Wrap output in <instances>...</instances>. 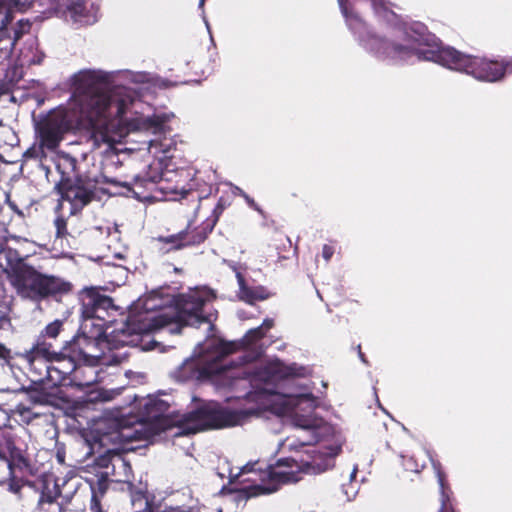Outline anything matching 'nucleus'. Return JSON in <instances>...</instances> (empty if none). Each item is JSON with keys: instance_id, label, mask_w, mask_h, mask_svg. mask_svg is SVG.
I'll use <instances>...</instances> for the list:
<instances>
[{"instance_id": "obj_1", "label": "nucleus", "mask_w": 512, "mask_h": 512, "mask_svg": "<svg viewBox=\"0 0 512 512\" xmlns=\"http://www.w3.org/2000/svg\"><path fill=\"white\" fill-rule=\"evenodd\" d=\"M71 88L68 107L50 111L36 126L42 147L50 152L60 146L68 133L95 129L126 113V100L114 93L105 72L79 71L71 77Z\"/></svg>"}, {"instance_id": "obj_2", "label": "nucleus", "mask_w": 512, "mask_h": 512, "mask_svg": "<svg viewBox=\"0 0 512 512\" xmlns=\"http://www.w3.org/2000/svg\"><path fill=\"white\" fill-rule=\"evenodd\" d=\"M366 45L381 60L398 63L413 57L421 59L423 55L425 59L433 58L443 66L463 71L481 81L496 82L502 79L506 72V66L501 62L465 55L452 47L440 49L437 53L421 52L374 34L368 36Z\"/></svg>"}, {"instance_id": "obj_3", "label": "nucleus", "mask_w": 512, "mask_h": 512, "mask_svg": "<svg viewBox=\"0 0 512 512\" xmlns=\"http://www.w3.org/2000/svg\"><path fill=\"white\" fill-rule=\"evenodd\" d=\"M3 255L6 278L21 299L33 302L52 299L59 302L73 291L70 281L44 273L40 267L29 263L28 256L20 255L18 250L6 247Z\"/></svg>"}, {"instance_id": "obj_4", "label": "nucleus", "mask_w": 512, "mask_h": 512, "mask_svg": "<svg viewBox=\"0 0 512 512\" xmlns=\"http://www.w3.org/2000/svg\"><path fill=\"white\" fill-rule=\"evenodd\" d=\"M207 299L199 291L180 294L174 299V312H161L152 318L129 317L127 328L131 333L147 334L159 330L171 323L181 326H200L209 321L203 308Z\"/></svg>"}, {"instance_id": "obj_5", "label": "nucleus", "mask_w": 512, "mask_h": 512, "mask_svg": "<svg viewBox=\"0 0 512 512\" xmlns=\"http://www.w3.org/2000/svg\"><path fill=\"white\" fill-rule=\"evenodd\" d=\"M242 414L223 407L218 402H205L177 420L178 435L196 434L201 431L215 430L238 425Z\"/></svg>"}, {"instance_id": "obj_6", "label": "nucleus", "mask_w": 512, "mask_h": 512, "mask_svg": "<svg viewBox=\"0 0 512 512\" xmlns=\"http://www.w3.org/2000/svg\"><path fill=\"white\" fill-rule=\"evenodd\" d=\"M63 330V320L56 319L50 322L40 331L29 350L16 354L26 363L33 382H49L53 342Z\"/></svg>"}, {"instance_id": "obj_7", "label": "nucleus", "mask_w": 512, "mask_h": 512, "mask_svg": "<svg viewBox=\"0 0 512 512\" xmlns=\"http://www.w3.org/2000/svg\"><path fill=\"white\" fill-rule=\"evenodd\" d=\"M244 472L260 471V480L264 485H254L241 490L246 498L269 494L277 491L279 487L287 483H295L300 480V466L293 458H280L274 465L263 467L259 461L248 463L243 468Z\"/></svg>"}, {"instance_id": "obj_8", "label": "nucleus", "mask_w": 512, "mask_h": 512, "mask_svg": "<svg viewBox=\"0 0 512 512\" xmlns=\"http://www.w3.org/2000/svg\"><path fill=\"white\" fill-rule=\"evenodd\" d=\"M52 354L49 382L54 386H65L76 363L87 357V351L82 349L78 339L66 341L59 350L53 345Z\"/></svg>"}, {"instance_id": "obj_9", "label": "nucleus", "mask_w": 512, "mask_h": 512, "mask_svg": "<svg viewBox=\"0 0 512 512\" xmlns=\"http://www.w3.org/2000/svg\"><path fill=\"white\" fill-rule=\"evenodd\" d=\"M103 292V287L96 286L84 287L79 291L81 317L110 321L118 307L113 298Z\"/></svg>"}, {"instance_id": "obj_10", "label": "nucleus", "mask_w": 512, "mask_h": 512, "mask_svg": "<svg viewBox=\"0 0 512 512\" xmlns=\"http://www.w3.org/2000/svg\"><path fill=\"white\" fill-rule=\"evenodd\" d=\"M138 421L151 425L156 433L177 427L181 415L172 417L169 414L170 404L156 396H149L139 403Z\"/></svg>"}, {"instance_id": "obj_11", "label": "nucleus", "mask_w": 512, "mask_h": 512, "mask_svg": "<svg viewBox=\"0 0 512 512\" xmlns=\"http://www.w3.org/2000/svg\"><path fill=\"white\" fill-rule=\"evenodd\" d=\"M55 188L61 199L71 204L72 213L80 212L96 195V183L86 176L59 181Z\"/></svg>"}, {"instance_id": "obj_12", "label": "nucleus", "mask_w": 512, "mask_h": 512, "mask_svg": "<svg viewBox=\"0 0 512 512\" xmlns=\"http://www.w3.org/2000/svg\"><path fill=\"white\" fill-rule=\"evenodd\" d=\"M224 371L225 367L217 361L202 362L198 359H190L178 368L177 377L181 381H207Z\"/></svg>"}, {"instance_id": "obj_13", "label": "nucleus", "mask_w": 512, "mask_h": 512, "mask_svg": "<svg viewBox=\"0 0 512 512\" xmlns=\"http://www.w3.org/2000/svg\"><path fill=\"white\" fill-rule=\"evenodd\" d=\"M113 322V317H110V321L81 317L79 333L72 339H78L82 349L87 351L89 346L96 345L105 338L106 329Z\"/></svg>"}, {"instance_id": "obj_14", "label": "nucleus", "mask_w": 512, "mask_h": 512, "mask_svg": "<svg viewBox=\"0 0 512 512\" xmlns=\"http://www.w3.org/2000/svg\"><path fill=\"white\" fill-rule=\"evenodd\" d=\"M98 363L99 358L87 351V357H85V360H81L80 363H76V367L72 371L71 376H69L65 386H74L82 389L95 384L97 382L96 367Z\"/></svg>"}, {"instance_id": "obj_15", "label": "nucleus", "mask_w": 512, "mask_h": 512, "mask_svg": "<svg viewBox=\"0 0 512 512\" xmlns=\"http://www.w3.org/2000/svg\"><path fill=\"white\" fill-rule=\"evenodd\" d=\"M157 177L152 176L151 179H144L141 175H135L132 182H121L115 179L109 180L108 182L115 185L126 188L132 192L134 197L141 202L152 203L156 200L155 192L157 187L155 186V179Z\"/></svg>"}, {"instance_id": "obj_16", "label": "nucleus", "mask_w": 512, "mask_h": 512, "mask_svg": "<svg viewBox=\"0 0 512 512\" xmlns=\"http://www.w3.org/2000/svg\"><path fill=\"white\" fill-rule=\"evenodd\" d=\"M209 223L201 222L199 225H193L189 221L185 229L180 231L184 249L198 247L203 244L212 233Z\"/></svg>"}, {"instance_id": "obj_17", "label": "nucleus", "mask_w": 512, "mask_h": 512, "mask_svg": "<svg viewBox=\"0 0 512 512\" xmlns=\"http://www.w3.org/2000/svg\"><path fill=\"white\" fill-rule=\"evenodd\" d=\"M236 278L239 285V298L246 303L254 304L255 301H263L270 297V292L264 286H248L240 272L236 273Z\"/></svg>"}, {"instance_id": "obj_18", "label": "nucleus", "mask_w": 512, "mask_h": 512, "mask_svg": "<svg viewBox=\"0 0 512 512\" xmlns=\"http://www.w3.org/2000/svg\"><path fill=\"white\" fill-rule=\"evenodd\" d=\"M56 169L61 175L59 181H65L66 179H76L77 177L82 176L78 170V160L66 152H61L58 154Z\"/></svg>"}, {"instance_id": "obj_19", "label": "nucleus", "mask_w": 512, "mask_h": 512, "mask_svg": "<svg viewBox=\"0 0 512 512\" xmlns=\"http://www.w3.org/2000/svg\"><path fill=\"white\" fill-rule=\"evenodd\" d=\"M7 446L10 451V459L0 458V466H4L9 470V473L16 474V471L26 472L30 468L29 460L17 449L11 441H7Z\"/></svg>"}, {"instance_id": "obj_20", "label": "nucleus", "mask_w": 512, "mask_h": 512, "mask_svg": "<svg viewBox=\"0 0 512 512\" xmlns=\"http://www.w3.org/2000/svg\"><path fill=\"white\" fill-rule=\"evenodd\" d=\"M22 0H0V42L3 38L8 37L11 39L8 25L13 19V7L23 5ZM3 49L0 48V51Z\"/></svg>"}, {"instance_id": "obj_21", "label": "nucleus", "mask_w": 512, "mask_h": 512, "mask_svg": "<svg viewBox=\"0 0 512 512\" xmlns=\"http://www.w3.org/2000/svg\"><path fill=\"white\" fill-rule=\"evenodd\" d=\"M339 5L343 16L346 19L347 25L354 32H360L366 29L365 21L360 15L348 4L347 0H339Z\"/></svg>"}, {"instance_id": "obj_22", "label": "nucleus", "mask_w": 512, "mask_h": 512, "mask_svg": "<svg viewBox=\"0 0 512 512\" xmlns=\"http://www.w3.org/2000/svg\"><path fill=\"white\" fill-rule=\"evenodd\" d=\"M156 241L162 244V249L166 252L179 251L184 249L180 231L167 236L159 235Z\"/></svg>"}, {"instance_id": "obj_23", "label": "nucleus", "mask_w": 512, "mask_h": 512, "mask_svg": "<svg viewBox=\"0 0 512 512\" xmlns=\"http://www.w3.org/2000/svg\"><path fill=\"white\" fill-rule=\"evenodd\" d=\"M230 206V201L227 197L221 196L215 207L213 208L212 214L207 217L204 222L209 223V226L212 230H214V227L216 226L220 216L224 212V210Z\"/></svg>"}, {"instance_id": "obj_24", "label": "nucleus", "mask_w": 512, "mask_h": 512, "mask_svg": "<svg viewBox=\"0 0 512 512\" xmlns=\"http://www.w3.org/2000/svg\"><path fill=\"white\" fill-rule=\"evenodd\" d=\"M230 206V201L227 197L221 196L215 207L213 208L212 214L207 217L204 222L209 223V226L212 230H214V227L216 226L220 216L224 212V210Z\"/></svg>"}, {"instance_id": "obj_25", "label": "nucleus", "mask_w": 512, "mask_h": 512, "mask_svg": "<svg viewBox=\"0 0 512 512\" xmlns=\"http://www.w3.org/2000/svg\"><path fill=\"white\" fill-rule=\"evenodd\" d=\"M230 206V201L227 197L221 196L215 207L213 208L212 214L207 217L204 222L209 223V226L212 230H214V227L216 226L220 216L224 212V210Z\"/></svg>"}, {"instance_id": "obj_26", "label": "nucleus", "mask_w": 512, "mask_h": 512, "mask_svg": "<svg viewBox=\"0 0 512 512\" xmlns=\"http://www.w3.org/2000/svg\"><path fill=\"white\" fill-rule=\"evenodd\" d=\"M61 496L60 489L55 486L54 489H50L48 487H45L38 499L37 508L43 509L44 505L48 504L51 505L57 501V499Z\"/></svg>"}, {"instance_id": "obj_27", "label": "nucleus", "mask_w": 512, "mask_h": 512, "mask_svg": "<svg viewBox=\"0 0 512 512\" xmlns=\"http://www.w3.org/2000/svg\"><path fill=\"white\" fill-rule=\"evenodd\" d=\"M46 151H48L47 148L42 147L41 143L39 142L38 145L34 144L31 147H29L23 153V158L25 161L35 160L41 162L47 157Z\"/></svg>"}, {"instance_id": "obj_28", "label": "nucleus", "mask_w": 512, "mask_h": 512, "mask_svg": "<svg viewBox=\"0 0 512 512\" xmlns=\"http://www.w3.org/2000/svg\"><path fill=\"white\" fill-rule=\"evenodd\" d=\"M122 433L119 430L118 426L115 427L108 432H103L98 436V442L101 446H106L109 443L120 444L122 443Z\"/></svg>"}, {"instance_id": "obj_29", "label": "nucleus", "mask_w": 512, "mask_h": 512, "mask_svg": "<svg viewBox=\"0 0 512 512\" xmlns=\"http://www.w3.org/2000/svg\"><path fill=\"white\" fill-rule=\"evenodd\" d=\"M371 4L376 15L385 19L396 17V14L389 7L388 0H371Z\"/></svg>"}, {"instance_id": "obj_30", "label": "nucleus", "mask_w": 512, "mask_h": 512, "mask_svg": "<svg viewBox=\"0 0 512 512\" xmlns=\"http://www.w3.org/2000/svg\"><path fill=\"white\" fill-rule=\"evenodd\" d=\"M265 331H263V327H256L253 329H250L246 332V334L243 336L242 343L245 348L250 347L254 344H256L258 341L263 339L265 337Z\"/></svg>"}, {"instance_id": "obj_31", "label": "nucleus", "mask_w": 512, "mask_h": 512, "mask_svg": "<svg viewBox=\"0 0 512 512\" xmlns=\"http://www.w3.org/2000/svg\"><path fill=\"white\" fill-rule=\"evenodd\" d=\"M31 29V23L26 20H19L17 26L13 28V37L10 41V49L15 45V42L19 40L24 34L29 33Z\"/></svg>"}, {"instance_id": "obj_32", "label": "nucleus", "mask_w": 512, "mask_h": 512, "mask_svg": "<svg viewBox=\"0 0 512 512\" xmlns=\"http://www.w3.org/2000/svg\"><path fill=\"white\" fill-rule=\"evenodd\" d=\"M245 348L243 346L242 340L239 342L236 341H221L219 344V353L222 356H227L237 352L238 350Z\"/></svg>"}, {"instance_id": "obj_33", "label": "nucleus", "mask_w": 512, "mask_h": 512, "mask_svg": "<svg viewBox=\"0 0 512 512\" xmlns=\"http://www.w3.org/2000/svg\"><path fill=\"white\" fill-rule=\"evenodd\" d=\"M114 455H118L117 449L107 448L101 455L95 458L94 463L100 468H108Z\"/></svg>"}, {"instance_id": "obj_34", "label": "nucleus", "mask_w": 512, "mask_h": 512, "mask_svg": "<svg viewBox=\"0 0 512 512\" xmlns=\"http://www.w3.org/2000/svg\"><path fill=\"white\" fill-rule=\"evenodd\" d=\"M9 474V488L8 490L14 494H19L26 484V481L22 477H18L14 473H8Z\"/></svg>"}, {"instance_id": "obj_35", "label": "nucleus", "mask_w": 512, "mask_h": 512, "mask_svg": "<svg viewBox=\"0 0 512 512\" xmlns=\"http://www.w3.org/2000/svg\"><path fill=\"white\" fill-rule=\"evenodd\" d=\"M54 226L56 229V238L63 239L68 235L67 220L64 216L60 215L54 220Z\"/></svg>"}, {"instance_id": "obj_36", "label": "nucleus", "mask_w": 512, "mask_h": 512, "mask_svg": "<svg viewBox=\"0 0 512 512\" xmlns=\"http://www.w3.org/2000/svg\"><path fill=\"white\" fill-rule=\"evenodd\" d=\"M14 301L13 295L8 291L4 284L0 283V306L8 308Z\"/></svg>"}, {"instance_id": "obj_37", "label": "nucleus", "mask_w": 512, "mask_h": 512, "mask_svg": "<svg viewBox=\"0 0 512 512\" xmlns=\"http://www.w3.org/2000/svg\"><path fill=\"white\" fill-rule=\"evenodd\" d=\"M144 179H151L152 176H155L157 177L155 179V186L157 187L158 183L161 181L162 179V172L159 168V166H148V169L147 171H145L144 173L140 174Z\"/></svg>"}, {"instance_id": "obj_38", "label": "nucleus", "mask_w": 512, "mask_h": 512, "mask_svg": "<svg viewBox=\"0 0 512 512\" xmlns=\"http://www.w3.org/2000/svg\"><path fill=\"white\" fill-rule=\"evenodd\" d=\"M90 510L92 512H105L102 509L100 496L94 490H93L92 497H91Z\"/></svg>"}, {"instance_id": "obj_39", "label": "nucleus", "mask_w": 512, "mask_h": 512, "mask_svg": "<svg viewBox=\"0 0 512 512\" xmlns=\"http://www.w3.org/2000/svg\"><path fill=\"white\" fill-rule=\"evenodd\" d=\"M0 359L5 363L10 364L12 360L11 351L4 344L0 343Z\"/></svg>"}, {"instance_id": "obj_40", "label": "nucleus", "mask_w": 512, "mask_h": 512, "mask_svg": "<svg viewBox=\"0 0 512 512\" xmlns=\"http://www.w3.org/2000/svg\"><path fill=\"white\" fill-rule=\"evenodd\" d=\"M5 202H6V204L8 205V207H9L13 212H15L18 216H20V217H24V213H23V211H22V210L17 206V204H16L14 201H12V200L10 199V196H9V195H7V197H6V201H5Z\"/></svg>"}, {"instance_id": "obj_41", "label": "nucleus", "mask_w": 512, "mask_h": 512, "mask_svg": "<svg viewBox=\"0 0 512 512\" xmlns=\"http://www.w3.org/2000/svg\"><path fill=\"white\" fill-rule=\"evenodd\" d=\"M334 254V248L325 244L322 248V256L326 261H329Z\"/></svg>"}, {"instance_id": "obj_42", "label": "nucleus", "mask_w": 512, "mask_h": 512, "mask_svg": "<svg viewBox=\"0 0 512 512\" xmlns=\"http://www.w3.org/2000/svg\"><path fill=\"white\" fill-rule=\"evenodd\" d=\"M439 512H455L452 505L449 503V499L446 496H443L442 499V507Z\"/></svg>"}, {"instance_id": "obj_43", "label": "nucleus", "mask_w": 512, "mask_h": 512, "mask_svg": "<svg viewBox=\"0 0 512 512\" xmlns=\"http://www.w3.org/2000/svg\"><path fill=\"white\" fill-rule=\"evenodd\" d=\"M273 326H274L273 319L267 318L263 321L262 325H260L259 327H263V331H265V334H266L267 331L270 330Z\"/></svg>"}, {"instance_id": "obj_44", "label": "nucleus", "mask_w": 512, "mask_h": 512, "mask_svg": "<svg viewBox=\"0 0 512 512\" xmlns=\"http://www.w3.org/2000/svg\"><path fill=\"white\" fill-rule=\"evenodd\" d=\"M260 374L262 375V378H263V379L267 380V379H269V378L271 377V374H272V373H271L270 368H264V369L260 372Z\"/></svg>"}, {"instance_id": "obj_45", "label": "nucleus", "mask_w": 512, "mask_h": 512, "mask_svg": "<svg viewBox=\"0 0 512 512\" xmlns=\"http://www.w3.org/2000/svg\"><path fill=\"white\" fill-rule=\"evenodd\" d=\"M357 351H358V356H359V358L361 359V361H362L363 363H367L368 361H367V359H366L365 354L362 352V349H361V345H360V344L357 346Z\"/></svg>"}, {"instance_id": "obj_46", "label": "nucleus", "mask_w": 512, "mask_h": 512, "mask_svg": "<svg viewBox=\"0 0 512 512\" xmlns=\"http://www.w3.org/2000/svg\"><path fill=\"white\" fill-rule=\"evenodd\" d=\"M56 456H57V460H58V462H59L60 464H64V461H65V454H64V452H60V451H58V452H57V454H56Z\"/></svg>"}, {"instance_id": "obj_47", "label": "nucleus", "mask_w": 512, "mask_h": 512, "mask_svg": "<svg viewBox=\"0 0 512 512\" xmlns=\"http://www.w3.org/2000/svg\"><path fill=\"white\" fill-rule=\"evenodd\" d=\"M100 136H101V139H102L104 142L109 143V146H111L110 138H109L106 134L100 133Z\"/></svg>"}, {"instance_id": "obj_48", "label": "nucleus", "mask_w": 512, "mask_h": 512, "mask_svg": "<svg viewBox=\"0 0 512 512\" xmlns=\"http://www.w3.org/2000/svg\"><path fill=\"white\" fill-rule=\"evenodd\" d=\"M300 397L302 399H307V400H311V401L314 400V396L312 394H304V395H301Z\"/></svg>"}, {"instance_id": "obj_49", "label": "nucleus", "mask_w": 512, "mask_h": 512, "mask_svg": "<svg viewBox=\"0 0 512 512\" xmlns=\"http://www.w3.org/2000/svg\"><path fill=\"white\" fill-rule=\"evenodd\" d=\"M104 493H105V487H102V485L100 484V486H99V494H100V496H103Z\"/></svg>"}, {"instance_id": "obj_50", "label": "nucleus", "mask_w": 512, "mask_h": 512, "mask_svg": "<svg viewBox=\"0 0 512 512\" xmlns=\"http://www.w3.org/2000/svg\"><path fill=\"white\" fill-rule=\"evenodd\" d=\"M25 413L29 414L30 410L29 409H24L23 411H21V415H25Z\"/></svg>"}, {"instance_id": "obj_51", "label": "nucleus", "mask_w": 512, "mask_h": 512, "mask_svg": "<svg viewBox=\"0 0 512 512\" xmlns=\"http://www.w3.org/2000/svg\"><path fill=\"white\" fill-rule=\"evenodd\" d=\"M249 204H250V206L254 207L256 210L259 211V209L255 207V204H254L253 200L249 201Z\"/></svg>"}, {"instance_id": "obj_52", "label": "nucleus", "mask_w": 512, "mask_h": 512, "mask_svg": "<svg viewBox=\"0 0 512 512\" xmlns=\"http://www.w3.org/2000/svg\"><path fill=\"white\" fill-rule=\"evenodd\" d=\"M196 199H197V201L200 203V201H201V197H200L198 194H196Z\"/></svg>"}, {"instance_id": "obj_53", "label": "nucleus", "mask_w": 512, "mask_h": 512, "mask_svg": "<svg viewBox=\"0 0 512 512\" xmlns=\"http://www.w3.org/2000/svg\"><path fill=\"white\" fill-rule=\"evenodd\" d=\"M199 208H200V204H198V206L196 207L195 214H197Z\"/></svg>"}, {"instance_id": "obj_54", "label": "nucleus", "mask_w": 512, "mask_h": 512, "mask_svg": "<svg viewBox=\"0 0 512 512\" xmlns=\"http://www.w3.org/2000/svg\"><path fill=\"white\" fill-rule=\"evenodd\" d=\"M205 0H200V6L204 5Z\"/></svg>"}, {"instance_id": "obj_55", "label": "nucleus", "mask_w": 512, "mask_h": 512, "mask_svg": "<svg viewBox=\"0 0 512 512\" xmlns=\"http://www.w3.org/2000/svg\"><path fill=\"white\" fill-rule=\"evenodd\" d=\"M58 4H62L61 0H55Z\"/></svg>"}, {"instance_id": "obj_56", "label": "nucleus", "mask_w": 512, "mask_h": 512, "mask_svg": "<svg viewBox=\"0 0 512 512\" xmlns=\"http://www.w3.org/2000/svg\"><path fill=\"white\" fill-rule=\"evenodd\" d=\"M5 481L4 480H0V485H2Z\"/></svg>"}, {"instance_id": "obj_57", "label": "nucleus", "mask_w": 512, "mask_h": 512, "mask_svg": "<svg viewBox=\"0 0 512 512\" xmlns=\"http://www.w3.org/2000/svg\"><path fill=\"white\" fill-rule=\"evenodd\" d=\"M4 249H5V248H3V249H1V248H0V252H2V253H3V250H4Z\"/></svg>"}, {"instance_id": "obj_58", "label": "nucleus", "mask_w": 512, "mask_h": 512, "mask_svg": "<svg viewBox=\"0 0 512 512\" xmlns=\"http://www.w3.org/2000/svg\"><path fill=\"white\" fill-rule=\"evenodd\" d=\"M2 160V155L0 154V161Z\"/></svg>"}]
</instances>
